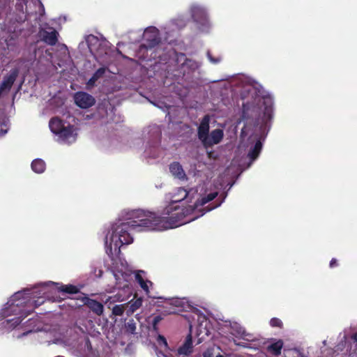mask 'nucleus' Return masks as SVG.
Listing matches in <instances>:
<instances>
[{
  "label": "nucleus",
  "mask_w": 357,
  "mask_h": 357,
  "mask_svg": "<svg viewBox=\"0 0 357 357\" xmlns=\"http://www.w3.org/2000/svg\"><path fill=\"white\" fill-rule=\"evenodd\" d=\"M27 1L28 0H17V3L15 4L16 10L24 14V9L26 6Z\"/></svg>",
  "instance_id": "c85d7f7f"
},
{
  "label": "nucleus",
  "mask_w": 357,
  "mask_h": 357,
  "mask_svg": "<svg viewBox=\"0 0 357 357\" xmlns=\"http://www.w3.org/2000/svg\"><path fill=\"white\" fill-rule=\"evenodd\" d=\"M9 0H0V8H5L8 3Z\"/></svg>",
  "instance_id": "4c0bfd02"
},
{
  "label": "nucleus",
  "mask_w": 357,
  "mask_h": 357,
  "mask_svg": "<svg viewBox=\"0 0 357 357\" xmlns=\"http://www.w3.org/2000/svg\"><path fill=\"white\" fill-rule=\"evenodd\" d=\"M215 357H225V356H223L222 355L218 354Z\"/></svg>",
  "instance_id": "49530a36"
},
{
  "label": "nucleus",
  "mask_w": 357,
  "mask_h": 357,
  "mask_svg": "<svg viewBox=\"0 0 357 357\" xmlns=\"http://www.w3.org/2000/svg\"><path fill=\"white\" fill-rule=\"evenodd\" d=\"M193 351L191 332L186 336L183 344L178 348L175 354H169L165 357H189Z\"/></svg>",
  "instance_id": "6e6552de"
},
{
  "label": "nucleus",
  "mask_w": 357,
  "mask_h": 357,
  "mask_svg": "<svg viewBox=\"0 0 357 357\" xmlns=\"http://www.w3.org/2000/svg\"><path fill=\"white\" fill-rule=\"evenodd\" d=\"M207 55H208V58L209 59V60L213 63H218V62H220V59H215L212 56V55L211 54L210 52H208L207 53Z\"/></svg>",
  "instance_id": "72a5a7b5"
},
{
  "label": "nucleus",
  "mask_w": 357,
  "mask_h": 357,
  "mask_svg": "<svg viewBox=\"0 0 357 357\" xmlns=\"http://www.w3.org/2000/svg\"><path fill=\"white\" fill-rule=\"evenodd\" d=\"M90 38H92L93 39H96V40L97 39V38H96V37H95L94 36H89L88 39H89ZM88 40H87V41H88Z\"/></svg>",
  "instance_id": "37998d69"
},
{
  "label": "nucleus",
  "mask_w": 357,
  "mask_h": 357,
  "mask_svg": "<svg viewBox=\"0 0 357 357\" xmlns=\"http://www.w3.org/2000/svg\"><path fill=\"white\" fill-rule=\"evenodd\" d=\"M125 328L128 333L134 334L136 331V324L133 319H130L125 324Z\"/></svg>",
  "instance_id": "a878e982"
},
{
  "label": "nucleus",
  "mask_w": 357,
  "mask_h": 357,
  "mask_svg": "<svg viewBox=\"0 0 357 357\" xmlns=\"http://www.w3.org/2000/svg\"><path fill=\"white\" fill-rule=\"evenodd\" d=\"M142 305V300L141 298H137L133 302L130 303L128 312L130 313H133L137 309H139Z\"/></svg>",
  "instance_id": "393cba45"
},
{
  "label": "nucleus",
  "mask_w": 357,
  "mask_h": 357,
  "mask_svg": "<svg viewBox=\"0 0 357 357\" xmlns=\"http://www.w3.org/2000/svg\"><path fill=\"white\" fill-rule=\"evenodd\" d=\"M75 104L80 108L87 109L92 107L95 102V98L86 92L79 91L74 96Z\"/></svg>",
  "instance_id": "1a4fd4ad"
},
{
  "label": "nucleus",
  "mask_w": 357,
  "mask_h": 357,
  "mask_svg": "<svg viewBox=\"0 0 357 357\" xmlns=\"http://www.w3.org/2000/svg\"><path fill=\"white\" fill-rule=\"evenodd\" d=\"M48 31L45 29H41L39 31V36L41 40L49 45H54L58 42V32L53 28H49Z\"/></svg>",
  "instance_id": "9b49d317"
},
{
  "label": "nucleus",
  "mask_w": 357,
  "mask_h": 357,
  "mask_svg": "<svg viewBox=\"0 0 357 357\" xmlns=\"http://www.w3.org/2000/svg\"><path fill=\"white\" fill-rule=\"evenodd\" d=\"M86 344H90V345H91V343H90V341H89V339H87V340H86Z\"/></svg>",
  "instance_id": "c03bdc74"
},
{
  "label": "nucleus",
  "mask_w": 357,
  "mask_h": 357,
  "mask_svg": "<svg viewBox=\"0 0 357 357\" xmlns=\"http://www.w3.org/2000/svg\"><path fill=\"white\" fill-rule=\"evenodd\" d=\"M20 20L21 22H24L26 20V16L24 15V17H20Z\"/></svg>",
  "instance_id": "79ce46f5"
},
{
  "label": "nucleus",
  "mask_w": 357,
  "mask_h": 357,
  "mask_svg": "<svg viewBox=\"0 0 357 357\" xmlns=\"http://www.w3.org/2000/svg\"><path fill=\"white\" fill-rule=\"evenodd\" d=\"M31 169L34 172L41 174L45 169V162L42 159H35L31 162Z\"/></svg>",
  "instance_id": "aec40b11"
},
{
  "label": "nucleus",
  "mask_w": 357,
  "mask_h": 357,
  "mask_svg": "<svg viewBox=\"0 0 357 357\" xmlns=\"http://www.w3.org/2000/svg\"><path fill=\"white\" fill-rule=\"evenodd\" d=\"M175 56L178 70L183 76L194 73L199 68L197 62L188 59L184 53L176 52Z\"/></svg>",
  "instance_id": "39448f33"
},
{
  "label": "nucleus",
  "mask_w": 357,
  "mask_h": 357,
  "mask_svg": "<svg viewBox=\"0 0 357 357\" xmlns=\"http://www.w3.org/2000/svg\"><path fill=\"white\" fill-rule=\"evenodd\" d=\"M157 342H158V345L161 348H164L165 350H167L169 349L167 340H166V338L163 335H159L158 336Z\"/></svg>",
  "instance_id": "cd10ccee"
},
{
  "label": "nucleus",
  "mask_w": 357,
  "mask_h": 357,
  "mask_svg": "<svg viewBox=\"0 0 357 357\" xmlns=\"http://www.w3.org/2000/svg\"><path fill=\"white\" fill-rule=\"evenodd\" d=\"M236 329L235 331H236L237 335H241V336L243 335L245 333L244 329L238 326H236Z\"/></svg>",
  "instance_id": "e433bc0d"
},
{
  "label": "nucleus",
  "mask_w": 357,
  "mask_h": 357,
  "mask_svg": "<svg viewBox=\"0 0 357 357\" xmlns=\"http://www.w3.org/2000/svg\"><path fill=\"white\" fill-rule=\"evenodd\" d=\"M106 72V68L105 67H101V68H99L93 74V75L97 79H100V77H102L104 74Z\"/></svg>",
  "instance_id": "2f4dec72"
},
{
  "label": "nucleus",
  "mask_w": 357,
  "mask_h": 357,
  "mask_svg": "<svg viewBox=\"0 0 357 357\" xmlns=\"http://www.w3.org/2000/svg\"><path fill=\"white\" fill-rule=\"evenodd\" d=\"M50 128L52 132L58 135L64 128L63 123L59 117H53L50 119L49 123Z\"/></svg>",
  "instance_id": "f3484780"
},
{
  "label": "nucleus",
  "mask_w": 357,
  "mask_h": 357,
  "mask_svg": "<svg viewBox=\"0 0 357 357\" xmlns=\"http://www.w3.org/2000/svg\"><path fill=\"white\" fill-rule=\"evenodd\" d=\"M192 17L195 22L201 25H206L208 22V16L206 10L199 6H192L190 8Z\"/></svg>",
  "instance_id": "f8f14e48"
},
{
  "label": "nucleus",
  "mask_w": 357,
  "mask_h": 357,
  "mask_svg": "<svg viewBox=\"0 0 357 357\" xmlns=\"http://www.w3.org/2000/svg\"><path fill=\"white\" fill-rule=\"evenodd\" d=\"M135 280L139 283L141 288L146 293V294H149V290L147 282H149L151 284H152V282L150 281L144 280L142 275L140 274V272H137L135 274Z\"/></svg>",
  "instance_id": "4be33fe9"
},
{
  "label": "nucleus",
  "mask_w": 357,
  "mask_h": 357,
  "mask_svg": "<svg viewBox=\"0 0 357 357\" xmlns=\"http://www.w3.org/2000/svg\"><path fill=\"white\" fill-rule=\"evenodd\" d=\"M73 127L68 126L67 127L64 126V128L58 133V135L60 138H61L64 141H67L70 137L73 135Z\"/></svg>",
  "instance_id": "5701e85b"
},
{
  "label": "nucleus",
  "mask_w": 357,
  "mask_h": 357,
  "mask_svg": "<svg viewBox=\"0 0 357 357\" xmlns=\"http://www.w3.org/2000/svg\"><path fill=\"white\" fill-rule=\"evenodd\" d=\"M204 357H214V349L208 348L203 354Z\"/></svg>",
  "instance_id": "473e14b6"
},
{
  "label": "nucleus",
  "mask_w": 357,
  "mask_h": 357,
  "mask_svg": "<svg viewBox=\"0 0 357 357\" xmlns=\"http://www.w3.org/2000/svg\"><path fill=\"white\" fill-rule=\"evenodd\" d=\"M261 149L262 142H261L260 139H258L256 142L255 146L250 150L248 154V157L250 158L251 162L255 160L258 158Z\"/></svg>",
  "instance_id": "a211bd4d"
},
{
  "label": "nucleus",
  "mask_w": 357,
  "mask_h": 357,
  "mask_svg": "<svg viewBox=\"0 0 357 357\" xmlns=\"http://www.w3.org/2000/svg\"><path fill=\"white\" fill-rule=\"evenodd\" d=\"M354 356H355L354 354H351L349 357H355Z\"/></svg>",
  "instance_id": "de8ad7c7"
},
{
  "label": "nucleus",
  "mask_w": 357,
  "mask_h": 357,
  "mask_svg": "<svg viewBox=\"0 0 357 357\" xmlns=\"http://www.w3.org/2000/svg\"><path fill=\"white\" fill-rule=\"evenodd\" d=\"M329 266L332 268L337 267L338 266L337 260L335 258H333L330 261Z\"/></svg>",
  "instance_id": "f704fd0d"
},
{
  "label": "nucleus",
  "mask_w": 357,
  "mask_h": 357,
  "mask_svg": "<svg viewBox=\"0 0 357 357\" xmlns=\"http://www.w3.org/2000/svg\"><path fill=\"white\" fill-rule=\"evenodd\" d=\"M209 122L210 118L208 115H205L197 128V136L202 144L208 138L209 135Z\"/></svg>",
  "instance_id": "ddd939ff"
},
{
  "label": "nucleus",
  "mask_w": 357,
  "mask_h": 357,
  "mask_svg": "<svg viewBox=\"0 0 357 357\" xmlns=\"http://www.w3.org/2000/svg\"><path fill=\"white\" fill-rule=\"evenodd\" d=\"M283 347V342L281 340L271 344L268 347V351L275 356H278L281 354V350Z\"/></svg>",
  "instance_id": "412c9836"
},
{
  "label": "nucleus",
  "mask_w": 357,
  "mask_h": 357,
  "mask_svg": "<svg viewBox=\"0 0 357 357\" xmlns=\"http://www.w3.org/2000/svg\"><path fill=\"white\" fill-rule=\"evenodd\" d=\"M145 43L140 45V50L152 49L160 43L158 30L155 27H149L144 33Z\"/></svg>",
  "instance_id": "423d86ee"
},
{
  "label": "nucleus",
  "mask_w": 357,
  "mask_h": 357,
  "mask_svg": "<svg viewBox=\"0 0 357 357\" xmlns=\"http://www.w3.org/2000/svg\"><path fill=\"white\" fill-rule=\"evenodd\" d=\"M23 294L22 292H17L8 302L9 306L6 311L7 314H15L18 316L13 319L15 321L13 324L15 326L20 324L22 320L32 313L36 307L44 303L43 298H39L37 300L25 297L21 298Z\"/></svg>",
  "instance_id": "7ed1b4c3"
},
{
  "label": "nucleus",
  "mask_w": 357,
  "mask_h": 357,
  "mask_svg": "<svg viewBox=\"0 0 357 357\" xmlns=\"http://www.w3.org/2000/svg\"><path fill=\"white\" fill-rule=\"evenodd\" d=\"M169 171L172 174L180 180L186 178V174L178 162H173L169 165Z\"/></svg>",
  "instance_id": "2eb2a0df"
},
{
  "label": "nucleus",
  "mask_w": 357,
  "mask_h": 357,
  "mask_svg": "<svg viewBox=\"0 0 357 357\" xmlns=\"http://www.w3.org/2000/svg\"><path fill=\"white\" fill-rule=\"evenodd\" d=\"M247 95L243 93L242 119L246 121L245 124H250L252 119L254 126L259 123V110L264 106L262 121L266 125L270 123L273 115V100L270 96H264L256 88L250 87L246 91Z\"/></svg>",
  "instance_id": "f03ea898"
},
{
  "label": "nucleus",
  "mask_w": 357,
  "mask_h": 357,
  "mask_svg": "<svg viewBox=\"0 0 357 357\" xmlns=\"http://www.w3.org/2000/svg\"><path fill=\"white\" fill-rule=\"evenodd\" d=\"M188 192L184 188H178L172 195V202L177 203L187 198Z\"/></svg>",
  "instance_id": "6ab92c4d"
},
{
  "label": "nucleus",
  "mask_w": 357,
  "mask_h": 357,
  "mask_svg": "<svg viewBox=\"0 0 357 357\" xmlns=\"http://www.w3.org/2000/svg\"><path fill=\"white\" fill-rule=\"evenodd\" d=\"M19 73L20 70L17 68L11 69L9 74L3 77V81L0 84L1 91H3L6 93H8L18 77Z\"/></svg>",
  "instance_id": "9d476101"
},
{
  "label": "nucleus",
  "mask_w": 357,
  "mask_h": 357,
  "mask_svg": "<svg viewBox=\"0 0 357 357\" xmlns=\"http://www.w3.org/2000/svg\"><path fill=\"white\" fill-rule=\"evenodd\" d=\"M23 294L22 292H17L8 302L9 306L6 311L7 314H15L18 316L13 319L15 321L13 324L15 326L20 324L22 320L32 313L36 307L44 303L43 298H39L37 300L25 297L21 298Z\"/></svg>",
  "instance_id": "20e7f679"
},
{
  "label": "nucleus",
  "mask_w": 357,
  "mask_h": 357,
  "mask_svg": "<svg viewBox=\"0 0 357 357\" xmlns=\"http://www.w3.org/2000/svg\"><path fill=\"white\" fill-rule=\"evenodd\" d=\"M217 195L218 192H216L208 194L201 199L199 204L202 206L206 204V203L213 200L217 197Z\"/></svg>",
  "instance_id": "b1692460"
},
{
  "label": "nucleus",
  "mask_w": 357,
  "mask_h": 357,
  "mask_svg": "<svg viewBox=\"0 0 357 357\" xmlns=\"http://www.w3.org/2000/svg\"><path fill=\"white\" fill-rule=\"evenodd\" d=\"M97 80L98 79L93 75H92V77L89 79L88 84L93 85Z\"/></svg>",
  "instance_id": "58836bf2"
},
{
  "label": "nucleus",
  "mask_w": 357,
  "mask_h": 357,
  "mask_svg": "<svg viewBox=\"0 0 357 357\" xmlns=\"http://www.w3.org/2000/svg\"><path fill=\"white\" fill-rule=\"evenodd\" d=\"M224 136L223 130L221 129H215L211 132L208 138L204 142L203 146L207 149L213 146L214 144L220 143Z\"/></svg>",
  "instance_id": "4468645a"
},
{
  "label": "nucleus",
  "mask_w": 357,
  "mask_h": 357,
  "mask_svg": "<svg viewBox=\"0 0 357 357\" xmlns=\"http://www.w3.org/2000/svg\"><path fill=\"white\" fill-rule=\"evenodd\" d=\"M270 325L272 327H277V328H282L283 326V323L280 319L274 317L270 320Z\"/></svg>",
  "instance_id": "c756f323"
},
{
  "label": "nucleus",
  "mask_w": 357,
  "mask_h": 357,
  "mask_svg": "<svg viewBox=\"0 0 357 357\" xmlns=\"http://www.w3.org/2000/svg\"><path fill=\"white\" fill-rule=\"evenodd\" d=\"M197 311L196 315L197 317V321L199 322V327H202L203 322H205L206 324H207V319L203 313H201L199 310ZM205 328H206V325Z\"/></svg>",
  "instance_id": "7c9ffc66"
},
{
  "label": "nucleus",
  "mask_w": 357,
  "mask_h": 357,
  "mask_svg": "<svg viewBox=\"0 0 357 357\" xmlns=\"http://www.w3.org/2000/svg\"><path fill=\"white\" fill-rule=\"evenodd\" d=\"M162 215L159 216L155 213L145 212L141 209L125 211L122 215L126 221L116 224L111 239L112 241H119L121 245H128L133 241V232L161 231L177 227L183 224L185 217L183 208L172 204L163 210Z\"/></svg>",
  "instance_id": "f257e3e1"
},
{
  "label": "nucleus",
  "mask_w": 357,
  "mask_h": 357,
  "mask_svg": "<svg viewBox=\"0 0 357 357\" xmlns=\"http://www.w3.org/2000/svg\"><path fill=\"white\" fill-rule=\"evenodd\" d=\"M213 153L212 151L208 152V158H213Z\"/></svg>",
  "instance_id": "a19ab883"
},
{
  "label": "nucleus",
  "mask_w": 357,
  "mask_h": 357,
  "mask_svg": "<svg viewBox=\"0 0 357 357\" xmlns=\"http://www.w3.org/2000/svg\"><path fill=\"white\" fill-rule=\"evenodd\" d=\"M125 311L124 305H115L112 308V314L115 316L123 315Z\"/></svg>",
  "instance_id": "bb28decb"
},
{
  "label": "nucleus",
  "mask_w": 357,
  "mask_h": 357,
  "mask_svg": "<svg viewBox=\"0 0 357 357\" xmlns=\"http://www.w3.org/2000/svg\"><path fill=\"white\" fill-rule=\"evenodd\" d=\"M57 286L58 291L62 294H77L80 292V289L73 284H63L60 283H54Z\"/></svg>",
  "instance_id": "dca6fc26"
},
{
  "label": "nucleus",
  "mask_w": 357,
  "mask_h": 357,
  "mask_svg": "<svg viewBox=\"0 0 357 357\" xmlns=\"http://www.w3.org/2000/svg\"><path fill=\"white\" fill-rule=\"evenodd\" d=\"M35 321H36L34 319H29L28 320V322L29 323L30 325H31L32 324L35 323Z\"/></svg>",
  "instance_id": "ea45409f"
},
{
  "label": "nucleus",
  "mask_w": 357,
  "mask_h": 357,
  "mask_svg": "<svg viewBox=\"0 0 357 357\" xmlns=\"http://www.w3.org/2000/svg\"><path fill=\"white\" fill-rule=\"evenodd\" d=\"M75 298L81 302V303L78 304L79 306L86 305L94 314L98 316L102 314L104 306L100 302L86 296L83 293H81Z\"/></svg>",
  "instance_id": "0eeeda50"
},
{
  "label": "nucleus",
  "mask_w": 357,
  "mask_h": 357,
  "mask_svg": "<svg viewBox=\"0 0 357 357\" xmlns=\"http://www.w3.org/2000/svg\"><path fill=\"white\" fill-rule=\"evenodd\" d=\"M162 318L160 316H155L153 319V326L155 328L156 325L161 321Z\"/></svg>",
  "instance_id": "c9c22d12"
},
{
  "label": "nucleus",
  "mask_w": 357,
  "mask_h": 357,
  "mask_svg": "<svg viewBox=\"0 0 357 357\" xmlns=\"http://www.w3.org/2000/svg\"><path fill=\"white\" fill-rule=\"evenodd\" d=\"M31 331H32L31 330H29V331H27L26 333H24V334H23V335H26V334H27V333H31Z\"/></svg>",
  "instance_id": "a18cd8bd"
}]
</instances>
